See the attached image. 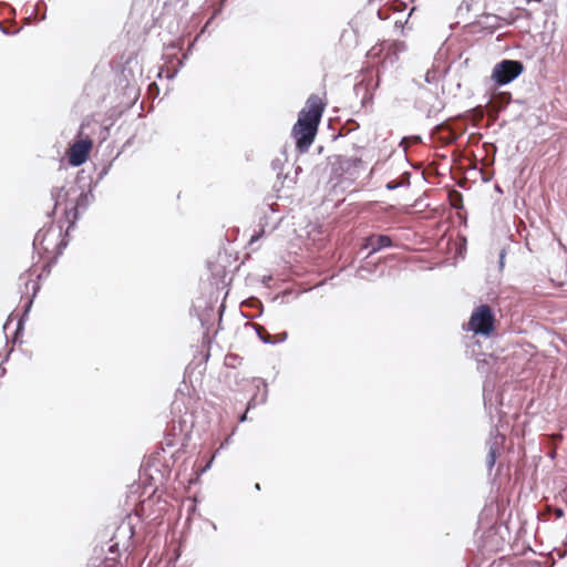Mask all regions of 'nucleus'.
Wrapping results in <instances>:
<instances>
[{"instance_id":"nucleus-1","label":"nucleus","mask_w":567,"mask_h":567,"mask_svg":"<svg viewBox=\"0 0 567 567\" xmlns=\"http://www.w3.org/2000/svg\"><path fill=\"white\" fill-rule=\"evenodd\" d=\"M94 195L92 189L87 192H81L76 199L75 204L65 208V218L69 223L68 229L74 227L75 223L79 219L81 213L85 212L87 207L93 203ZM68 231L63 235L62 226L60 225H50L49 227H44L40 229L33 239V247L42 249L44 251H50L51 249L54 251V257L58 258L63 254V250L66 248L68 240Z\"/></svg>"},{"instance_id":"nucleus-2","label":"nucleus","mask_w":567,"mask_h":567,"mask_svg":"<svg viewBox=\"0 0 567 567\" xmlns=\"http://www.w3.org/2000/svg\"><path fill=\"white\" fill-rule=\"evenodd\" d=\"M307 109L299 112L298 120L292 127V136L296 140V148L299 153L308 152L315 141L324 104L321 99L311 94L307 102Z\"/></svg>"},{"instance_id":"nucleus-3","label":"nucleus","mask_w":567,"mask_h":567,"mask_svg":"<svg viewBox=\"0 0 567 567\" xmlns=\"http://www.w3.org/2000/svg\"><path fill=\"white\" fill-rule=\"evenodd\" d=\"M495 315L488 305L478 306L472 313L468 321V330L475 334L489 337L495 327Z\"/></svg>"},{"instance_id":"nucleus-4","label":"nucleus","mask_w":567,"mask_h":567,"mask_svg":"<svg viewBox=\"0 0 567 567\" xmlns=\"http://www.w3.org/2000/svg\"><path fill=\"white\" fill-rule=\"evenodd\" d=\"M524 64L519 60H502L493 68L492 79L498 86L512 83L524 72Z\"/></svg>"},{"instance_id":"nucleus-5","label":"nucleus","mask_w":567,"mask_h":567,"mask_svg":"<svg viewBox=\"0 0 567 567\" xmlns=\"http://www.w3.org/2000/svg\"><path fill=\"white\" fill-rule=\"evenodd\" d=\"M363 169V162L357 156L338 155L332 163L333 174L346 181L355 179Z\"/></svg>"},{"instance_id":"nucleus-6","label":"nucleus","mask_w":567,"mask_h":567,"mask_svg":"<svg viewBox=\"0 0 567 567\" xmlns=\"http://www.w3.org/2000/svg\"><path fill=\"white\" fill-rule=\"evenodd\" d=\"M415 107L425 114L427 118H432L443 111L444 103L436 93L422 85L419 89Z\"/></svg>"},{"instance_id":"nucleus-7","label":"nucleus","mask_w":567,"mask_h":567,"mask_svg":"<svg viewBox=\"0 0 567 567\" xmlns=\"http://www.w3.org/2000/svg\"><path fill=\"white\" fill-rule=\"evenodd\" d=\"M20 280H24V290H22L21 292L22 293H29V291L31 290V296L28 297L27 301L23 305V315H22V317L18 321L17 329H16L14 336H13L14 341L18 340V336L22 332V330H23V318L25 316H28V313L31 310V307L33 305V300H34L37 293L40 290V284H39L38 280H32L29 277H25V275H21L20 276Z\"/></svg>"},{"instance_id":"nucleus-8","label":"nucleus","mask_w":567,"mask_h":567,"mask_svg":"<svg viewBox=\"0 0 567 567\" xmlns=\"http://www.w3.org/2000/svg\"><path fill=\"white\" fill-rule=\"evenodd\" d=\"M505 436L499 433L497 427L489 432V437L486 442L488 452L486 456V467L491 472L496 464L499 451L503 449Z\"/></svg>"},{"instance_id":"nucleus-9","label":"nucleus","mask_w":567,"mask_h":567,"mask_svg":"<svg viewBox=\"0 0 567 567\" xmlns=\"http://www.w3.org/2000/svg\"><path fill=\"white\" fill-rule=\"evenodd\" d=\"M91 148L90 140L76 141L69 148V163L74 167L81 166L87 161Z\"/></svg>"},{"instance_id":"nucleus-10","label":"nucleus","mask_w":567,"mask_h":567,"mask_svg":"<svg viewBox=\"0 0 567 567\" xmlns=\"http://www.w3.org/2000/svg\"><path fill=\"white\" fill-rule=\"evenodd\" d=\"M393 246L392 238L388 235L383 234H372L364 238V243L362 248L370 249L365 259L371 257L372 255L379 252L382 249L390 248Z\"/></svg>"},{"instance_id":"nucleus-11","label":"nucleus","mask_w":567,"mask_h":567,"mask_svg":"<svg viewBox=\"0 0 567 567\" xmlns=\"http://www.w3.org/2000/svg\"><path fill=\"white\" fill-rule=\"evenodd\" d=\"M189 429L187 426V420H179L177 423L175 420L172 421L171 429L167 431L164 437V444L166 447H173L175 445L174 439L176 435H187Z\"/></svg>"},{"instance_id":"nucleus-12","label":"nucleus","mask_w":567,"mask_h":567,"mask_svg":"<svg viewBox=\"0 0 567 567\" xmlns=\"http://www.w3.org/2000/svg\"><path fill=\"white\" fill-rule=\"evenodd\" d=\"M406 51V44L403 41H383L380 44V52H386V56L391 59V62L399 59V54Z\"/></svg>"},{"instance_id":"nucleus-13","label":"nucleus","mask_w":567,"mask_h":567,"mask_svg":"<svg viewBox=\"0 0 567 567\" xmlns=\"http://www.w3.org/2000/svg\"><path fill=\"white\" fill-rule=\"evenodd\" d=\"M76 193V189L75 187H70L68 190L64 189V187H60V188H53L51 190V198L52 200L54 202V208H56V206L61 203V202H66L69 196L71 194H75ZM54 210H52L53 213Z\"/></svg>"},{"instance_id":"nucleus-14","label":"nucleus","mask_w":567,"mask_h":567,"mask_svg":"<svg viewBox=\"0 0 567 567\" xmlns=\"http://www.w3.org/2000/svg\"><path fill=\"white\" fill-rule=\"evenodd\" d=\"M375 269L377 264H371L364 258V262H362L355 271V277L363 280H369V276H371Z\"/></svg>"},{"instance_id":"nucleus-15","label":"nucleus","mask_w":567,"mask_h":567,"mask_svg":"<svg viewBox=\"0 0 567 567\" xmlns=\"http://www.w3.org/2000/svg\"><path fill=\"white\" fill-rule=\"evenodd\" d=\"M410 178H411V173L410 172H404L400 179H394V181H390L386 183L385 185V188L388 190H394V189H398L400 187H408L410 186Z\"/></svg>"},{"instance_id":"nucleus-16","label":"nucleus","mask_w":567,"mask_h":567,"mask_svg":"<svg viewBox=\"0 0 567 567\" xmlns=\"http://www.w3.org/2000/svg\"><path fill=\"white\" fill-rule=\"evenodd\" d=\"M258 338L265 344H274L270 333L260 324H252Z\"/></svg>"},{"instance_id":"nucleus-17","label":"nucleus","mask_w":567,"mask_h":567,"mask_svg":"<svg viewBox=\"0 0 567 567\" xmlns=\"http://www.w3.org/2000/svg\"><path fill=\"white\" fill-rule=\"evenodd\" d=\"M268 225V217L267 216H264L260 218L259 220V230L256 231L251 238H250V243H254L256 240H258L259 238H261L265 234H266V226Z\"/></svg>"},{"instance_id":"nucleus-18","label":"nucleus","mask_w":567,"mask_h":567,"mask_svg":"<svg viewBox=\"0 0 567 567\" xmlns=\"http://www.w3.org/2000/svg\"><path fill=\"white\" fill-rule=\"evenodd\" d=\"M355 94L359 95L360 92H363L364 95L361 100L362 105L364 106L368 102L372 101V95H369L367 92V86L362 83H359L354 86Z\"/></svg>"},{"instance_id":"nucleus-19","label":"nucleus","mask_w":567,"mask_h":567,"mask_svg":"<svg viewBox=\"0 0 567 567\" xmlns=\"http://www.w3.org/2000/svg\"><path fill=\"white\" fill-rule=\"evenodd\" d=\"M424 81L427 84H437L439 82V75L437 72L434 70H429L424 75Z\"/></svg>"},{"instance_id":"nucleus-20","label":"nucleus","mask_w":567,"mask_h":567,"mask_svg":"<svg viewBox=\"0 0 567 567\" xmlns=\"http://www.w3.org/2000/svg\"><path fill=\"white\" fill-rule=\"evenodd\" d=\"M101 567H121L115 558L106 557L102 563Z\"/></svg>"},{"instance_id":"nucleus-21","label":"nucleus","mask_w":567,"mask_h":567,"mask_svg":"<svg viewBox=\"0 0 567 567\" xmlns=\"http://www.w3.org/2000/svg\"><path fill=\"white\" fill-rule=\"evenodd\" d=\"M406 8V4L402 1L395 0L392 4V10L395 12H402Z\"/></svg>"},{"instance_id":"nucleus-22","label":"nucleus","mask_w":567,"mask_h":567,"mask_svg":"<svg viewBox=\"0 0 567 567\" xmlns=\"http://www.w3.org/2000/svg\"><path fill=\"white\" fill-rule=\"evenodd\" d=\"M288 338V333L286 331L279 333L276 336L275 339H272L274 344L285 342Z\"/></svg>"},{"instance_id":"nucleus-23","label":"nucleus","mask_w":567,"mask_h":567,"mask_svg":"<svg viewBox=\"0 0 567 567\" xmlns=\"http://www.w3.org/2000/svg\"><path fill=\"white\" fill-rule=\"evenodd\" d=\"M258 382H260L264 386V393L261 395L260 403H265L267 400V395H268V390H267L268 385H267L266 381H264V380L258 379Z\"/></svg>"},{"instance_id":"nucleus-24","label":"nucleus","mask_w":567,"mask_h":567,"mask_svg":"<svg viewBox=\"0 0 567 567\" xmlns=\"http://www.w3.org/2000/svg\"><path fill=\"white\" fill-rule=\"evenodd\" d=\"M378 17L380 20H386L389 18V13L386 12L385 9H379Z\"/></svg>"},{"instance_id":"nucleus-25","label":"nucleus","mask_w":567,"mask_h":567,"mask_svg":"<svg viewBox=\"0 0 567 567\" xmlns=\"http://www.w3.org/2000/svg\"><path fill=\"white\" fill-rule=\"evenodd\" d=\"M110 166H104L102 171L97 175V182L102 181L104 176L109 173Z\"/></svg>"},{"instance_id":"nucleus-26","label":"nucleus","mask_w":567,"mask_h":567,"mask_svg":"<svg viewBox=\"0 0 567 567\" xmlns=\"http://www.w3.org/2000/svg\"><path fill=\"white\" fill-rule=\"evenodd\" d=\"M42 8L45 10L47 6H45V2H44V1L40 0V1H38V3L35 4V9H34V11H33L32 13H34V12H35V11H38V10H41Z\"/></svg>"},{"instance_id":"nucleus-27","label":"nucleus","mask_w":567,"mask_h":567,"mask_svg":"<svg viewBox=\"0 0 567 567\" xmlns=\"http://www.w3.org/2000/svg\"><path fill=\"white\" fill-rule=\"evenodd\" d=\"M554 515L556 518H561L565 516V512L563 508H556L555 512H554Z\"/></svg>"},{"instance_id":"nucleus-28","label":"nucleus","mask_w":567,"mask_h":567,"mask_svg":"<svg viewBox=\"0 0 567 567\" xmlns=\"http://www.w3.org/2000/svg\"><path fill=\"white\" fill-rule=\"evenodd\" d=\"M505 255H506V251L505 249H502L501 252H499V266L503 267L504 266V258H505Z\"/></svg>"},{"instance_id":"nucleus-29","label":"nucleus","mask_w":567,"mask_h":567,"mask_svg":"<svg viewBox=\"0 0 567 567\" xmlns=\"http://www.w3.org/2000/svg\"><path fill=\"white\" fill-rule=\"evenodd\" d=\"M446 127V123L443 121L435 126L436 132H441Z\"/></svg>"},{"instance_id":"nucleus-30","label":"nucleus","mask_w":567,"mask_h":567,"mask_svg":"<svg viewBox=\"0 0 567 567\" xmlns=\"http://www.w3.org/2000/svg\"><path fill=\"white\" fill-rule=\"evenodd\" d=\"M117 547H118L117 544H113V545L110 546L109 551L112 553V554H116L117 550H118Z\"/></svg>"},{"instance_id":"nucleus-31","label":"nucleus","mask_w":567,"mask_h":567,"mask_svg":"<svg viewBox=\"0 0 567 567\" xmlns=\"http://www.w3.org/2000/svg\"><path fill=\"white\" fill-rule=\"evenodd\" d=\"M394 27L396 29H402L403 28V21L401 19H398L394 21Z\"/></svg>"},{"instance_id":"nucleus-32","label":"nucleus","mask_w":567,"mask_h":567,"mask_svg":"<svg viewBox=\"0 0 567 567\" xmlns=\"http://www.w3.org/2000/svg\"><path fill=\"white\" fill-rule=\"evenodd\" d=\"M256 405L255 403V398H252L249 402H248V406H247V411L251 408H254Z\"/></svg>"},{"instance_id":"nucleus-33","label":"nucleus","mask_w":567,"mask_h":567,"mask_svg":"<svg viewBox=\"0 0 567 567\" xmlns=\"http://www.w3.org/2000/svg\"><path fill=\"white\" fill-rule=\"evenodd\" d=\"M247 420V411H245L240 416H239V422H245Z\"/></svg>"},{"instance_id":"nucleus-34","label":"nucleus","mask_w":567,"mask_h":567,"mask_svg":"<svg viewBox=\"0 0 567 567\" xmlns=\"http://www.w3.org/2000/svg\"><path fill=\"white\" fill-rule=\"evenodd\" d=\"M0 31L4 34H10V31L0 23Z\"/></svg>"},{"instance_id":"nucleus-35","label":"nucleus","mask_w":567,"mask_h":567,"mask_svg":"<svg viewBox=\"0 0 567 567\" xmlns=\"http://www.w3.org/2000/svg\"><path fill=\"white\" fill-rule=\"evenodd\" d=\"M260 488H261V487H260V484H259V483H256V484H255V489H256V491H260Z\"/></svg>"},{"instance_id":"nucleus-36","label":"nucleus","mask_w":567,"mask_h":567,"mask_svg":"<svg viewBox=\"0 0 567 567\" xmlns=\"http://www.w3.org/2000/svg\"><path fill=\"white\" fill-rule=\"evenodd\" d=\"M528 2H536V3H540L543 0H527Z\"/></svg>"},{"instance_id":"nucleus-37","label":"nucleus","mask_w":567,"mask_h":567,"mask_svg":"<svg viewBox=\"0 0 567 567\" xmlns=\"http://www.w3.org/2000/svg\"><path fill=\"white\" fill-rule=\"evenodd\" d=\"M453 207H454L455 209H460V208H462V204L460 203V205H453Z\"/></svg>"},{"instance_id":"nucleus-38","label":"nucleus","mask_w":567,"mask_h":567,"mask_svg":"<svg viewBox=\"0 0 567 567\" xmlns=\"http://www.w3.org/2000/svg\"><path fill=\"white\" fill-rule=\"evenodd\" d=\"M44 19H45V11L40 17V20H44Z\"/></svg>"},{"instance_id":"nucleus-39","label":"nucleus","mask_w":567,"mask_h":567,"mask_svg":"<svg viewBox=\"0 0 567 567\" xmlns=\"http://www.w3.org/2000/svg\"><path fill=\"white\" fill-rule=\"evenodd\" d=\"M176 72L172 73L171 75H168V79H173L175 76Z\"/></svg>"},{"instance_id":"nucleus-40","label":"nucleus","mask_w":567,"mask_h":567,"mask_svg":"<svg viewBox=\"0 0 567 567\" xmlns=\"http://www.w3.org/2000/svg\"><path fill=\"white\" fill-rule=\"evenodd\" d=\"M495 189H496L497 192L502 193V189H501V187H499V186H496V187H495Z\"/></svg>"},{"instance_id":"nucleus-41","label":"nucleus","mask_w":567,"mask_h":567,"mask_svg":"<svg viewBox=\"0 0 567 567\" xmlns=\"http://www.w3.org/2000/svg\"><path fill=\"white\" fill-rule=\"evenodd\" d=\"M276 228H277V225H274V226L271 227L270 231H272V230H274V229H276Z\"/></svg>"}]
</instances>
